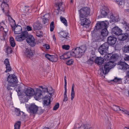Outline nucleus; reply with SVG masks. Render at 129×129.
<instances>
[{"instance_id": "cd10ccee", "label": "nucleus", "mask_w": 129, "mask_h": 129, "mask_svg": "<svg viewBox=\"0 0 129 129\" xmlns=\"http://www.w3.org/2000/svg\"><path fill=\"white\" fill-rule=\"evenodd\" d=\"M3 27L1 26L0 28V39L2 40H5L6 36V33H4L2 32L1 29H3Z\"/></svg>"}, {"instance_id": "0eeeda50", "label": "nucleus", "mask_w": 129, "mask_h": 129, "mask_svg": "<svg viewBox=\"0 0 129 129\" xmlns=\"http://www.w3.org/2000/svg\"><path fill=\"white\" fill-rule=\"evenodd\" d=\"M51 97L50 96L46 95L44 98L43 100V107L47 109L50 108V104L51 103Z\"/></svg>"}, {"instance_id": "f3484780", "label": "nucleus", "mask_w": 129, "mask_h": 129, "mask_svg": "<svg viewBox=\"0 0 129 129\" xmlns=\"http://www.w3.org/2000/svg\"><path fill=\"white\" fill-rule=\"evenodd\" d=\"M116 41V38L110 36L108 38V43L109 44L113 45L115 43Z\"/></svg>"}, {"instance_id": "2eb2a0df", "label": "nucleus", "mask_w": 129, "mask_h": 129, "mask_svg": "<svg viewBox=\"0 0 129 129\" xmlns=\"http://www.w3.org/2000/svg\"><path fill=\"white\" fill-rule=\"evenodd\" d=\"M35 97L37 99H40L42 96V91L38 88H36V92H35Z\"/></svg>"}, {"instance_id": "3c124183", "label": "nucleus", "mask_w": 129, "mask_h": 129, "mask_svg": "<svg viewBox=\"0 0 129 129\" xmlns=\"http://www.w3.org/2000/svg\"><path fill=\"white\" fill-rule=\"evenodd\" d=\"M124 26L125 30L129 31V24L126 23L124 24Z\"/></svg>"}, {"instance_id": "bf43d9fd", "label": "nucleus", "mask_w": 129, "mask_h": 129, "mask_svg": "<svg viewBox=\"0 0 129 129\" xmlns=\"http://www.w3.org/2000/svg\"><path fill=\"white\" fill-rule=\"evenodd\" d=\"M65 88V91L64 92V98H66L67 97V87H64Z\"/></svg>"}, {"instance_id": "6e6552de", "label": "nucleus", "mask_w": 129, "mask_h": 129, "mask_svg": "<svg viewBox=\"0 0 129 129\" xmlns=\"http://www.w3.org/2000/svg\"><path fill=\"white\" fill-rule=\"evenodd\" d=\"M28 32L25 31L22 33V34L20 35L17 36L15 37L16 40L18 42H22L28 36Z\"/></svg>"}, {"instance_id": "de8ad7c7", "label": "nucleus", "mask_w": 129, "mask_h": 129, "mask_svg": "<svg viewBox=\"0 0 129 129\" xmlns=\"http://www.w3.org/2000/svg\"><path fill=\"white\" fill-rule=\"evenodd\" d=\"M3 29H1L2 32L4 33H6L7 34V33L8 31V29L7 28H4L3 26Z\"/></svg>"}, {"instance_id": "774afa93", "label": "nucleus", "mask_w": 129, "mask_h": 129, "mask_svg": "<svg viewBox=\"0 0 129 129\" xmlns=\"http://www.w3.org/2000/svg\"><path fill=\"white\" fill-rule=\"evenodd\" d=\"M43 91L45 92H48V89L47 88H43Z\"/></svg>"}, {"instance_id": "39448f33", "label": "nucleus", "mask_w": 129, "mask_h": 129, "mask_svg": "<svg viewBox=\"0 0 129 129\" xmlns=\"http://www.w3.org/2000/svg\"><path fill=\"white\" fill-rule=\"evenodd\" d=\"M79 11L80 18H83L88 16L90 13V8L87 7L82 8Z\"/></svg>"}, {"instance_id": "052dcab7", "label": "nucleus", "mask_w": 129, "mask_h": 129, "mask_svg": "<svg viewBox=\"0 0 129 129\" xmlns=\"http://www.w3.org/2000/svg\"><path fill=\"white\" fill-rule=\"evenodd\" d=\"M67 78L66 76L64 77V87H67Z\"/></svg>"}, {"instance_id": "2f4dec72", "label": "nucleus", "mask_w": 129, "mask_h": 129, "mask_svg": "<svg viewBox=\"0 0 129 129\" xmlns=\"http://www.w3.org/2000/svg\"><path fill=\"white\" fill-rule=\"evenodd\" d=\"M112 108L115 111H118L119 110L120 111H123V108H120L119 106L114 105L113 106Z\"/></svg>"}, {"instance_id": "7ed1b4c3", "label": "nucleus", "mask_w": 129, "mask_h": 129, "mask_svg": "<svg viewBox=\"0 0 129 129\" xmlns=\"http://www.w3.org/2000/svg\"><path fill=\"white\" fill-rule=\"evenodd\" d=\"M107 23V22L106 21ZM96 28L97 29H102L101 31V37H103L107 36L108 34V31L107 29V23H106L105 21H102L97 23L95 26Z\"/></svg>"}, {"instance_id": "4c0bfd02", "label": "nucleus", "mask_w": 129, "mask_h": 129, "mask_svg": "<svg viewBox=\"0 0 129 129\" xmlns=\"http://www.w3.org/2000/svg\"><path fill=\"white\" fill-rule=\"evenodd\" d=\"M60 19L62 23H63L64 25L66 26H67V20L65 18L62 16L60 17Z\"/></svg>"}, {"instance_id": "4be33fe9", "label": "nucleus", "mask_w": 129, "mask_h": 129, "mask_svg": "<svg viewBox=\"0 0 129 129\" xmlns=\"http://www.w3.org/2000/svg\"><path fill=\"white\" fill-rule=\"evenodd\" d=\"M14 33L16 34H20L22 33L21 27L20 25L16 26L14 29Z\"/></svg>"}, {"instance_id": "a211bd4d", "label": "nucleus", "mask_w": 129, "mask_h": 129, "mask_svg": "<svg viewBox=\"0 0 129 129\" xmlns=\"http://www.w3.org/2000/svg\"><path fill=\"white\" fill-rule=\"evenodd\" d=\"M45 57L48 59V60L52 62H55L57 60V56H56L54 55H50L47 54L45 55Z\"/></svg>"}, {"instance_id": "37998d69", "label": "nucleus", "mask_w": 129, "mask_h": 129, "mask_svg": "<svg viewBox=\"0 0 129 129\" xmlns=\"http://www.w3.org/2000/svg\"><path fill=\"white\" fill-rule=\"evenodd\" d=\"M54 23L53 21H52L50 23V31H53L54 28Z\"/></svg>"}, {"instance_id": "6e6d98bb", "label": "nucleus", "mask_w": 129, "mask_h": 129, "mask_svg": "<svg viewBox=\"0 0 129 129\" xmlns=\"http://www.w3.org/2000/svg\"><path fill=\"white\" fill-rule=\"evenodd\" d=\"M49 89L50 91H48V93L50 95H51L54 92V91L53 90L52 88L51 87H49Z\"/></svg>"}, {"instance_id": "58836bf2", "label": "nucleus", "mask_w": 129, "mask_h": 129, "mask_svg": "<svg viewBox=\"0 0 129 129\" xmlns=\"http://www.w3.org/2000/svg\"><path fill=\"white\" fill-rule=\"evenodd\" d=\"M65 54L66 57H67V59L69 58L71 56H73V52L72 50L71 52H68Z\"/></svg>"}, {"instance_id": "f257e3e1", "label": "nucleus", "mask_w": 129, "mask_h": 129, "mask_svg": "<svg viewBox=\"0 0 129 129\" xmlns=\"http://www.w3.org/2000/svg\"><path fill=\"white\" fill-rule=\"evenodd\" d=\"M7 81L8 83L6 86L7 89L9 91L12 90V88L15 87L17 85L18 80L15 75H9L8 77Z\"/></svg>"}, {"instance_id": "8fccbe9b", "label": "nucleus", "mask_w": 129, "mask_h": 129, "mask_svg": "<svg viewBox=\"0 0 129 129\" xmlns=\"http://www.w3.org/2000/svg\"><path fill=\"white\" fill-rule=\"evenodd\" d=\"M94 59H93L91 57L87 61V63L89 64H91L93 63Z\"/></svg>"}, {"instance_id": "ea45409f", "label": "nucleus", "mask_w": 129, "mask_h": 129, "mask_svg": "<svg viewBox=\"0 0 129 129\" xmlns=\"http://www.w3.org/2000/svg\"><path fill=\"white\" fill-rule=\"evenodd\" d=\"M123 50L125 53H129V45H125L123 49Z\"/></svg>"}, {"instance_id": "7c9ffc66", "label": "nucleus", "mask_w": 129, "mask_h": 129, "mask_svg": "<svg viewBox=\"0 0 129 129\" xmlns=\"http://www.w3.org/2000/svg\"><path fill=\"white\" fill-rule=\"evenodd\" d=\"M9 22L11 27H13L15 26L16 24L15 21L13 20L10 16L9 17Z\"/></svg>"}, {"instance_id": "e433bc0d", "label": "nucleus", "mask_w": 129, "mask_h": 129, "mask_svg": "<svg viewBox=\"0 0 129 129\" xmlns=\"http://www.w3.org/2000/svg\"><path fill=\"white\" fill-rule=\"evenodd\" d=\"M119 56L117 54H114L111 55V59L114 60H117L119 58Z\"/></svg>"}, {"instance_id": "13d9d810", "label": "nucleus", "mask_w": 129, "mask_h": 129, "mask_svg": "<svg viewBox=\"0 0 129 129\" xmlns=\"http://www.w3.org/2000/svg\"><path fill=\"white\" fill-rule=\"evenodd\" d=\"M60 58L62 59H67V57L65 53L60 56Z\"/></svg>"}, {"instance_id": "9b49d317", "label": "nucleus", "mask_w": 129, "mask_h": 129, "mask_svg": "<svg viewBox=\"0 0 129 129\" xmlns=\"http://www.w3.org/2000/svg\"><path fill=\"white\" fill-rule=\"evenodd\" d=\"M4 2L1 5L2 9L3 12L5 13H8L9 12V8L8 5L5 3L4 0H3Z\"/></svg>"}, {"instance_id": "79ce46f5", "label": "nucleus", "mask_w": 129, "mask_h": 129, "mask_svg": "<svg viewBox=\"0 0 129 129\" xmlns=\"http://www.w3.org/2000/svg\"><path fill=\"white\" fill-rule=\"evenodd\" d=\"M21 86H19L18 87L16 88V91L17 92L19 96L21 95Z\"/></svg>"}, {"instance_id": "aec40b11", "label": "nucleus", "mask_w": 129, "mask_h": 129, "mask_svg": "<svg viewBox=\"0 0 129 129\" xmlns=\"http://www.w3.org/2000/svg\"><path fill=\"white\" fill-rule=\"evenodd\" d=\"M56 7L57 8V10L59 11H63L64 10V8L63 5H62V3L60 2L57 3L56 4Z\"/></svg>"}, {"instance_id": "c85d7f7f", "label": "nucleus", "mask_w": 129, "mask_h": 129, "mask_svg": "<svg viewBox=\"0 0 129 129\" xmlns=\"http://www.w3.org/2000/svg\"><path fill=\"white\" fill-rule=\"evenodd\" d=\"M104 61V59L102 57H97L95 59V62L99 65L101 64Z\"/></svg>"}, {"instance_id": "49530a36", "label": "nucleus", "mask_w": 129, "mask_h": 129, "mask_svg": "<svg viewBox=\"0 0 129 129\" xmlns=\"http://www.w3.org/2000/svg\"><path fill=\"white\" fill-rule=\"evenodd\" d=\"M12 52V50L11 47H8L7 49L6 52L8 54L11 53Z\"/></svg>"}, {"instance_id": "c03bdc74", "label": "nucleus", "mask_w": 129, "mask_h": 129, "mask_svg": "<svg viewBox=\"0 0 129 129\" xmlns=\"http://www.w3.org/2000/svg\"><path fill=\"white\" fill-rule=\"evenodd\" d=\"M122 79L121 78H118L116 77L112 80L113 81L115 82H118V83H121L122 82Z\"/></svg>"}, {"instance_id": "393cba45", "label": "nucleus", "mask_w": 129, "mask_h": 129, "mask_svg": "<svg viewBox=\"0 0 129 129\" xmlns=\"http://www.w3.org/2000/svg\"><path fill=\"white\" fill-rule=\"evenodd\" d=\"M110 18L112 21L117 22L119 20V16L117 15H113L112 13L110 15Z\"/></svg>"}, {"instance_id": "e2e57ef3", "label": "nucleus", "mask_w": 129, "mask_h": 129, "mask_svg": "<svg viewBox=\"0 0 129 129\" xmlns=\"http://www.w3.org/2000/svg\"><path fill=\"white\" fill-rule=\"evenodd\" d=\"M26 29L28 31H31L32 30V28L31 27L28 26L26 27Z\"/></svg>"}, {"instance_id": "603ef678", "label": "nucleus", "mask_w": 129, "mask_h": 129, "mask_svg": "<svg viewBox=\"0 0 129 129\" xmlns=\"http://www.w3.org/2000/svg\"><path fill=\"white\" fill-rule=\"evenodd\" d=\"M59 107V104L58 103H56L54 105L53 108L54 110H56Z\"/></svg>"}, {"instance_id": "bb28decb", "label": "nucleus", "mask_w": 129, "mask_h": 129, "mask_svg": "<svg viewBox=\"0 0 129 129\" xmlns=\"http://www.w3.org/2000/svg\"><path fill=\"white\" fill-rule=\"evenodd\" d=\"M59 35L60 37L68 39L69 37L68 36V33L64 31H62L59 32Z\"/></svg>"}, {"instance_id": "423d86ee", "label": "nucleus", "mask_w": 129, "mask_h": 129, "mask_svg": "<svg viewBox=\"0 0 129 129\" xmlns=\"http://www.w3.org/2000/svg\"><path fill=\"white\" fill-rule=\"evenodd\" d=\"M24 55L28 58L31 57L34 55V52L33 50H31L29 47H26L25 49L23 50Z\"/></svg>"}, {"instance_id": "0e129e2a", "label": "nucleus", "mask_w": 129, "mask_h": 129, "mask_svg": "<svg viewBox=\"0 0 129 129\" xmlns=\"http://www.w3.org/2000/svg\"><path fill=\"white\" fill-rule=\"evenodd\" d=\"M118 4L120 6H123L124 3H123L121 1H119L118 2Z\"/></svg>"}, {"instance_id": "c756f323", "label": "nucleus", "mask_w": 129, "mask_h": 129, "mask_svg": "<svg viewBox=\"0 0 129 129\" xmlns=\"http://www.w3.org/2000/svg\"><path fill=\"white\" fill-rule=\"evenodd\" d=\"M90 21L87 19L85 18L82 20L81 21V25H88L90 23Z\"/></svg>"}, {"instance_id": "338daca9", "label": "nucleus", "mask_w": 129, "mask_h": 129, "mask_svg": "<svg viewBox=\"0 0 129 129\" xmlns=\"http://www.w3.org/2000/svg\"><path fill=\"white\" fill-rule=\"evenodd\" d=\"M124 59L126 61H129V56L125 57Z\"/></svg>"}, {"instance_id": "f704fd0d", "label": "nucleus", "mask_w": 129, "mask_h": 129, "mask_svg": "<svg viewBox=\"0 0 129 129\" xmlns=\"http://www.w3.org/2000/svg\"><path fill=\"white\" fill-rule=\"evenodd\" d=\"M10 42L11 46L14 47L15 45V43L14 39L12 37H11L10 39Z\"/></svg>"}, {"instance_id": "5fc2aeb1", "label": "nucleus", "mask_w": 129, "mask_h": 129, "mask_svg": "<svg viewBox=\"0 0 129 129\" xmlns=\"http://www.w3.org/2000/svg\"><path fill=\"white\" fill-rule=\"evenodd\" d=\"M62 48L66 50H68L70 48V46L69 45H64L62 46Z\"/></svg>"}, {"instance_id": "4468645a", "label": "nucleus", "mask_w": 129, "mask_h": 129, "mask_svg": "<svg viewBox=\"0 0 129 129\" xmlns=\"http://www.w3.org/2000/svg\"><path fill=\"white\" fill-rule=\"evenodd\" d=\"M25 93L27 96H31L35 94V91L33 88L28 87L25 90Z\"/></svg>"}, {"instance_id": "a878e982", "label": "nucleus", "mask_w": 129, "mask_h": 129, "mask_svg": "<svg viewBox=\"0 0 129 129\" xmlns=\"http://www.w3.org/2000/svg\"><path fill=\"white\" fill-rule=\"evenodd\" d=\"M33 26L34 31L40 30L41 28V25L37 22L34 23L33 25Z\"/></svg>"}, {"instance_id": "4d7b16f0", "label": "nucleus", "mask_w": 129, "mask_h": 129, "mask_svg": "<svg viewBox=\"0 0 129 129\" xmlns=\"http://www.w3.org/2000/svg\"><path fill=\"white\" fill-rule=\"evenodd\" d=\"M85 129H90L91 128V126L89 124H84Z\"/></svg>"}, {"instance_id": "473e14b6", "label": "nucleus", "mask_w": 129, "mask_h": 129, "mask_svg": "<svg viewBox=\"0 0 129 129\" xmlns=\"http://www.w3.org/2000/svg\"><path fill=\"white\" fill-rule=\"evenodd\" d=\"M74 84H73L72 85L71 91V99L73 100L75 96V93L74 91Z\"/></svg>"}, {"instance_id": "5701e85b", "label": "nucleus", "mask_w": 129, "mask_h": 129, "mask_svg": "<svg viewBox=\"0 0 129 129\" xmlns=\"http://www.w3.org/2000/svg\"><path fill=\"white\" fill-rule=\"evenodd\" d=\"M128 35L127 33L120 34L118 36L119 39L120 40L124 41L128 37Z\"/></svg>"}, {"instance_id": "680f3d73", "label": "nucleus", "mask_w": 129, "mask_h": 129, "mask_svg": "<svg viewBox=\"0 0 129 129\" xmlns=\"http://www.w3.org/2000/svg\"><path fill=\"white\" fill-rule=\"evenodd\" d=\"M122 112H124V113L127 114L128 115L129 114V112L125 110V109L123 108V111H121Z\"/></svg>"}, {"instance_id": "1a4fd4ad", "label": "nucleus", "mask_w": 129, "mask_h": 129, "mask_svg": "<svg viewBox=\"0 0 129 129\" xmlns=\"http://www.w3.org/2000/svg\"><path fill=\"white\" fill-rule=\"evenodd\" d=\"M91 34L92 36V39L94 42H98L99 40L102 38L100 35L97 33L96 30H94L92 31Z\"/></svg>"}, {"instance_id": "a18cd8bd", "label": "nucleus", "mask_w": 129, "mask_h": 129, "mask_svg": "<svg viewBox=\"0 0 129 129\" xmlns=\"http://www.w3.org/2000/svg\"><path fill=\"white\" fill-rule=\"evenodd\" d=\"M102 45L104 47L105 49H106L108 50V47L109 46V45L107 43H105L104 44H103Z\"/></svg>"}, {"instance_id": "a19ab883", "label": "nucleus", "mask_w": 129, "mask_h": 129, "mask_svg": "<svg viewBox=\"0 0 129 129\" xmlns=\"http://www.w3.org/2000/svg\"><path fill=\"white\" fill-rule=\"evenodd\" d=\"M15 114L17 116H20L21 115L23 114V112L22 111H21L19 110L18 109H16L15 111Z\"/></svg>"}, {"instance_id": "69168bd1", "label": "nucleus", "mask_w": 129, "mask_h": 129, "mask_svg": "<svg viewBox=\"0 0 129 129\" xmlns=\"http://www.w3.org/2000/svg\"><path fill=\"white\" fill-rule=\"evenodd\" d=\"M79 129H85L84 124L81 125L80 127L79 128Z\"/></svg>"}, {"instance_id": "9d476101", "label": "nucleus", "mask_w": 129, "mask_h": 129, "mask_svg": "<svg viewBox=\"0 0 129 129\" xmlns=\"http://www.w3.org/2000/svg\"><path fill=\"white\" fill-rule=\"evenodd\" d=\"M26 40L27 42L31 46L34 47L35 46L36 44L35 42V39L32 35H29Z\"/></svg>"}, {"instance_id": "f8f14e48", "label": "nucleus", "mask_w": 129, "mask_h": 129, "mask_svg": "<svg viewBox=\"0 0 129 129\" xmlns=\"http://www.w3.org/2000/svg\"><path fill=\"white\" fill-rule=\"evenodd\" d=\"M122 31V30L118 27H115L112 28L111 33L113 35L118 36L121 33Z\"/></svg>"}, {"instance_id": "864d4df0", "label": "nucleus", "mask_w": 129, "mask_h": 129, "mask_svg": "<svg viewBox=\"0 0 129 129\" xmlns=\"http://www.w3.org/2000/svg\"><path fill=\"white\" fill-rule=\"evenodd\" d=\"M73 60L71 59L68 61L66 62V63L68 65H70L73 63Z\"/></svg>"}, {"instance_id": "f03ea898", "label": "nucleus", "mask_w": 129, "mask_h": 129, "mask_svg": "<svg viewBox=\"0 0 129 129\" xmlns=\"http://www.w3.org/2000/svg\"><path fill=\"white\" fill-rule=\"evenodd\" d=\"M115 66L114 61H109L106 62L105 64L102 66L100 75L105 77V75L109 72V70L113 68Z\"/></svg>"}, {"instance_id": "20e7f679", "label": "nucleus", "mask_w": 129, "mask_h": 129, "mask_svg": "<svg viewBox=\"0 0 129 129\" xmlns=\"http://www.w3.org/2000/svg\"><path fill=\"white\" fill-rule=\"evenodd\" d=\"M86 50L85 45L77 47L72 50L73 52V56L77 58L81 57L84 54Z\"/></svg>"}, {"instance_id": "c9c22d12", "label": "nucleus", "mask_w": 129, "mask_h": 129, "mask_svg": "<svg viewBox=\"0 0 129 129\" xmlns=\"http://www.w3.org/2000/svg\"><path fill=\"white\" fill-rule=\"evenodd\" d=\"M21 124L20 121H18L14 125V129H20V127Z\"/></svg>"}, {"instance_id": "412c9836", "label": "nucleus", "mask_w": 129, "mask_h": 129, "mask_svg": "<svg viewBox=\"0 0 129 129\" xmlns=\"http://www.w3.org/2000/svg\"><path fill=\"white\" fill-rule=\"evenodd\" d=\"M4 63L6 65V70L5 71V72L7 73L11 71V69L10 67L9 59H8L6 58L5 60Z\"/></svg>"}, {"instance_id": "ddd939ff", "label": "nucleus", "mask_w": 129, "mask_h": 129, "mask_svg": "<svg viewBox=\"0 0 129 129\" xmlns=\"http://www.w3.org/2000/svg\"><path fill=\"white\" fill-rule=\"evenodd\" d=\"M129 68V65L125 62H121L119 64L118 68L119 69L123 70H126Z\"/></svg>"}, {"instance_id": "b1692460", "label": "nucleus", "mask_w": 129, "mask_h": 129, "mask_svg": "<svg viewBox=\"0 0 129 129\" xmlns=\"http://www.w3.org/2000/svg\"><path fill=\"white\" fill-rule=\"evenodd\" d=\"M105 49L102 45L99 48V51L101 55H105L107 52L108 50Z\"/></svg>"}, {"instance_id": "dca6fc26", "label": "nucleus", "mask_w": 129, "mask_h": 129, "mask_svg": "<svg viewBox=\"0 0 129 129\" xmlns=\"http://www.w3.org/2000/svg\"><path fill=\"white\" fill-rule=\"evenodd\" d=\"M29 109L30 112L33 114L36 113L38 110V107L35 104H31L29 107Z\"/></svg>"}, {"instance_id": "72a5a7b5", "label": "nucleus", "mask_w": 129, "mask_h": 129, "mask_svg": "<svg viewBox=\"0 0 129 129\" xmlns=\"http://www.w3.org/2000/svg\"><path fill=\"white\" fill-rule=\"evenodd\" d=\"M105 55H103V57L105 60H109L111 59V55L110 54H107V53H106Z\"/></svg>"}, {"instance_id": "09e8293b", "label": "nucleus", "mask_w": 129, "mask_h": 129, "mask_svg": "<svg viewBox=\"0 0 129 129\" xmlns=\"http://www.w3.org/2000/svg\"><path fill=\"white\" fill-rule=\"evenodd\" d=\"M48 21L49 20L47 18H44L43 19V22L44 24H47Z\"/></svg>"}, {"instance_id": "6ab92c4d", "label": "nucleus", "mask_w": 129, "mask_h": 129, "mask_svg": "<svg viewBox=\"0 0 129 129\" xmlns=\"http://www.w3.org/2000/svg\"><path fill=\"white\" fill-rule=\"evenodd\" d=\"M100 11L101 15L104 17L108 15L109 12V10L108 7L104 6L101 9Z\"/></svg>"}]
</instances>
